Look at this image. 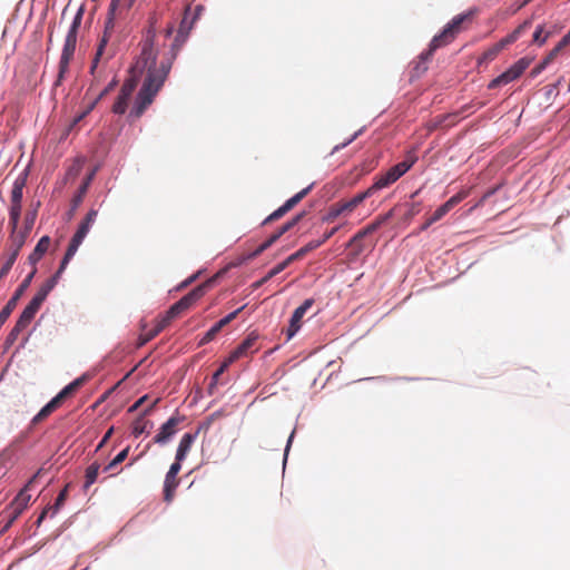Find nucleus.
<instances>
[{
  "instance_id": "13",
  "label": "nucleus",
  "mask_w": 570,
  "mask_h": 570,
  "mask_svg": "<svg viewBox=\"0 0 570 570\" xmlns=\"http://www.w3.org/2000/svg\"><path fill=\"white\" fill-rule=\"evenodd\" d=\"M530 21H524L513 32H511L505 38L501 39L498 43H495L493 47L484 51L483 58L485 60L494 59L505 46L513 43L528 28H530Z\"/></svg>"
},
{
  "instance_id": "63",
  "label": "nucleus",
  "mask_w": 570,
  "mask_h": 570,
  "mask_svg": "<svg viewBox=\"0 0 570 570\" xmlns=\"http://www.w3.org/2000/svg\"><path fill=\"white\" fill-rule=\"evenodd\" d=\"M174 31V27L173 26H169L167 29H166V37H170L171 33Z\"/></svg>"
},
{
  "instance_id": "36",
  "label": "nucleus",
  "mask_w": 570,
  "mask_h": 570,
  "mask_svg": "<svg viewBox=\"0 0 570 570\" xmlns=\"http://www.w3.org/2000/svg\"><path fill=\"white\" fill-rule=\"evenodd\" d=\"M136 80L134 78H129L122 83L119 94H121L122 97H131L132 92L136 89Z\"/></svg>"
},
{
  "instance_id": "64",
  "label": "nucleus",
  "mask_w": 570,
  "mask_h": 570,
  "mask_svg": "<svg viewBox=\"0 0 570 570\" xmlns=\"http://www.w3.org/2000/svg\"><path fill=\"white\" fill-rule=\"evenodd\" d=\"M562 39L566 40L567 45L570 42V29L569 32Z\"/></svg>"
},
{
  "instance_id": "7",
  "label": "nucleus",
  "mask_w": 570,
  "mask_h": 570,
  "mask_svg": "<svg viewBox=\"0 0 570 570\" xmlns=\"http://www.w3.org/2000/svg\"><path fill=\"white\" fill-rule=\"evenodd\" d=\"M98 216V210L90 209L86 217L82 219V222L79 224V227L72 238L70 239V243L68 245V248L66 250V254L62 258V265H68L70 259L75 256L77 253L79 246L81 245L82 240L86 238L87 234L89 233L91 226L96 222V218Z\"/></svg>"
},
{
  "instance_id": "21",
  "label": "nucleus",
  "mask_w": 570,
  "mask_h": 570,
  "mask_svg": "<svg viewBox=\"0 0 570 570\" xmlns=\"http://www.w3.org/2000/svg\"><path fill=\"white\" fill-rule=\"evenodd\" d=\"M198 431L195 433H185L178 444L176 452L177 461H184L197 438Z\"/></svg>"
},
{
  "instance_id": "25",
  "label": "nucleus",
  "mask_w": 570,
  "mask_h": 570,
  "mask_svg": "<svg viewBox=\"0 0 570 570\" xmlns=\"http://www.w3.org/2000/svg\"><path fill=\"white\" fill-rule=\"evenodd\" d=\"M179 485V480L177 476H170L169 473H166L164 481V501L170 503L174 500L175 491Z\"/></svg>"
},
{
  "instance_id": "18",
  "label": "nucleus",
  "mask_w": 570,
  "mask_h": 570,
  "mask_svg": "<svg viewBox=\"0 0 570 570\" xmlns=\"http://www.w3.org/2000/svg\"><path fill=\"white\" fill-rule=\"evenodd\" d=\"M180 419L177 416H171L167 422H165L159 432L154 438V442L158 444H165L175 433L177 425L180 423Z\"/></svg>"
},
{
  "instance_id": "17",
  "label": "nucleus",
  "mask_w": 570,
  "mask_h": 570,
  "mask_svg": "<svg viewBox=\"0 0 570 570\" xmlns=\"http://www.w3.org/2000/svg\"><path fill=\"white\" fill-rule=\"evenodd\" d=\"M392 214L393 212L390 210L385 215L379 216L374 222L368 224L366 227L358 230L350 240V245H356L361 239L376 232L382 226V224H384L387 219L392 217Z\"/></svg>"
},
{
  "instance_id": "43",
  "label": "nucleus",
  "mask_w": 570,
  "mask_h": 570,
  "mask_svg": "<svg viewBox=\"0 0 570 570\" xmlns=\"http://www.w3.org/2000/svg\"><path fill=\"white\" fill-rule=\"evenodd\" d=\"M543 27L542 26H538L534 33H533V42L538 43V45H543L548 37H549V32H546L543 35Z\"/></svg>"
},
{
  "instance_id": "53",
  "label": "nucleus",
  "mask_w": 570,
  "mask_h": 570,
  "mask_svg": "<svg viewBox=\"0 0 570 570\" xmlns=\"http://www.w3.org/2000/svg\"><path fill=\"white\" fill-rule=\"evenodd\" d=\"M338 230V227H333L331 230L324 234V236L321 239H317L318 242H322V245L330 239L336 232Z\"/></svg>"
},
{
  "instance_id": "41",
  "label": "nucleus",
  "mask_w": 570,
  "mask_h": 570,
  "mask_svg": "<svg viewBox=\"0 0 570 570\" xmlns=\"http://www.w3.org/2000/svg\"><path fill=\"white\" fill-rule=\"evenodd\" d=\"M243 308H244V306H242V307H239L238 309H236V311H234V312L229 313L228 315H226L225 317H223L220 321H218V322L215 324V326H216L219 331H222V328H223L224 326L228 325L232 321H234V320L237 317L238 313H239L240 311H243Z\"/></svg>"
},
{
  "instance_id": "8",
  "label": "nucleus",
  "mask_w": 570,
  "mask_h": 570,
  "mask_svg": "<svg viewBox=\"0 0 570 570\" xmlns=\"http://www.w3.org/2000/svg\"><path fill=\"white\" fill-rule=\"evenodd\" d=\"M210 286L209 282L203 283L183 296L178 302L170 306L165 316L169 322L178 317L181 313L189 309L197 301H199Z\"/></svg>"
},
{
  "instance_id": "11",
  "label": "nucleus",
  "mask_w": 570,
  "mask_h": 570,
  "mask_svg": "<svg viewBox=\"0 0 570 570\" xmlns=\"http://www.w3.org/2000/svg\"><path fill=\"white\" fill-rule=\"evenodd\" d=\"M36 273H37V268L31 269V272L27 275V277L21 282L19 287L16 289L12 297L8 301L6 306L1 309V312H0V328L7 322V320L9 318V316L16 308L19 299L24 294V292L28 289V287L30 286Z\"/></svg>"
},
{
  "instance_id": "9",
  "label": "nucleus",
  "mask_w": 570,
  "mask_h": 570,
  "mask_svg": "<svg viewBox=\"0 0 570 570\" xmlns=\"http://www.w3.org/2000/svg\"><path fill=\"white\" fill-rule=\"evenodd\" d=\"M115 18H116V12L108 11L107 19L105 21V31L99 41V45H98V48H97V51H96V55H95V58L92 60V65L90 68V72L92 75L95 73L98 62L100 61V59L104 58L105 53H106V60L110 59L114 56V51L111 49L106 52V47L110 39L114 27H115Z\"/></svg>"
},
{
  "instance_id": "62",
  "label": "nucleus",
  "mask_w": 570,
  "mask_h": 570,
  "mask_svg": "<svg viewBox=\"0 0 570 570\" xmlns=\"http://www.w3.org/2000/svg\"><path fill=\"white\" fill-rule=\"evenodd\" d=\"M434 222H432V218H428L426 222L421 226V230L428 229Z\"/></svg>"
},
{
  "instance_id": "50",
  "label": "nucleus",
  "mask_w": 570,
  "mask_h": 570,
  "mask_svg": "<svg viewBox=\"0 0 570 570\" xmlns=\"http://www.w3.org/2000/svg\"><path fill=\"white\" fill-rule=\"evenodd\" d=\"M303 255L299 250L293 253L292 255H289L285 261L281 262V264H284V268H286L289 264H292L293 262L302 258Z\"/></svg>"
},
{
  "instance_id": "57",
  "label": "nucleus",
  "mask_w": 570,
  "mask_h": 570,
  "mask_svg": "<svg viewBox=\"0 0 570 570\" xmlns=\"http://www.w3.org/2000/svg\"><path fill=\"white\" fill-rule=\"evenodd\" d=\"M120 4H121V0H111V2L109 4V10L108 11L117 12V10L119 9Z\"/></svg>"
},
{
  "instance_id": "30",
  "label": "nucleus",
  "mask_w": 570,
  "mask_h": 570,
  "mask_svg": "<svg viewBox=\"0 0 570 570\" xmlns=\"http://www.w3.org/2000/svg\"><path fill=\"white\" fill-rule=\"evenodd\" d=\"M413 165V161H401L393 167L389 169L391 176L394 177L395 180H397L400 177H402Z\"/></svg>"
},
{
  "instance_id": "5",
  "label": "nucleus",
  "mask_w": 570,
  "mask_h": 570,
  "mask_svg": "<svg viewBox=\"0 0 570 570\" xmlns=\"http://www.w3.org/2000/svg\"><path fill=\"white\" fill-rule=\"evenodd\" d=\"M90 374L85 373L65 386L50 402H48L39 411V413L32 419V423L38 424L47 419L62 404L66 399L73 395L81 386H83L90 380Z\"/></svg>"
},
{
  "instance_id": "19",
  "label": "nucleus",
  "mask_w": 570,
  "mask_h": 570,
  "mask_svg": "<svg viewBox=\"0 0 570 570\" xmlns=\"http://www.w3.org/2000/svg\"><path fill=\"white\" fill-rule=\"evenodd\" d=\"M50 237L42 236L37 243L35 249L28 257V262L32 265V269L36 268V264L42 258L50 246Z\"/></svg>"
},
{
  "instance_id": "46",
  "label": "nucleus",
  "mask_w": 570,
  "mask_h": 570,
  "mask_svg": "<svg viewBox=\"0 0 570 570\" xmlns=\"http://www.w3.org/2000/svg\"><path fill=\"white\" fill-rule=\"evenodd\" d=\"M322 245V242L311 240L305 246L301 247L298 250L305 256L307 253L318 248Z\"/></svg>"
},
{
  "instance_id": "61",
  "label": "nucleus",
  "mask_w": 570,
  "mask_h": 570,
  "mask_svg": "<svg viewBox=\"0 0 570 570\" xmlns=\"http://www.w3.org/2000/svg\"><path fill=\"white\" fill-rule=\"evenodd\" d=\"M118 464H114V459L104 468L105 472L114 470Z\"/></svg>"
},
{
  "instance_id": "10",
  "label": "nucleus",
  "mask_w": 570,
  "mask_h": 570,
  "mask_svg": "<svg viewBox=\"0 0 570 570\" xmlns=\"http://www.w3.org/2000/svg\"><path fill=\"white\" fill-rule=\"evenodd\" d=\"M530 66V60L527 58H521L515 61L508 70L499 75L497 78L490 81L488 88L495 89L501 86H505L515 79H518L525 69Z\"/></svg>"
},
{
  "instance_id": "2",
  "label": "nucleus",
  "mask_w": 570,
  "mask_h": 570,
  "mask_svg": "<svg viewBox=\"0 0 570 570\" xmlns=\"http://www.w3.org/2000/svg\"><path fill=\"white\" fill-rule=\"evenodd\" d=\"M39 474L40 471H38L28 481V483L23 489L19 491L11 503L0 513V533L7 532L16 522V520L22 514V512L28 508L31 500V495L28 492L32 488Z\"/></svg>"
},
{
  "instance_id": "40",
  "label": "nucleus",
  "mask_w": 570,
  "mask_h": 570,
  "mask_svg": "<svg viewBox=\"0 0 570 570\" xmlns=\"http://www.w3.org/2000/svg\"><path fill=\"white\" fill-rule=\"evenodd\" d=\"M343 214V209L337 202L330 207L327 215L324 217V220L334 222L338 216Z\"/></svg>"
},
{
  "instance_id": "27",
  "label": "nucleus",
  "mask_w": 570,
  "mask_h": 570,
  "mask_svg": "<svg viewBox=\"0 0 570 570\" xmlns=\"http://www.w3.org/2000/svg\"><path fill=\"white\" fill-rule=\"evenodd\" d=\"M27 178L26 177H18L12 186L11 196H10V203H22L23 197V188L26 186Z\"/></svg>"
},
{
  "instance_id": "39",
  "label": "nucleus",
  "mask_w": 570,
  "mask_h": 570,
  "mask_svg": "<svg viewBox=\"0 0 570 570\" xmlns=\"http://www.w3.org/2000/svg\"><path fill=\"white\" fill-rule=\"evenodd\" d=\"M305 214H306L305 212H301V213L296 214L291 220H288L287 223L283 224L279 227V229L284 234L287 233L288 230H291L294 226H296L303 219Z\"/></svg>"
},
{
  "instance_id": "15",
  "label": "nucleus",
  "mask_w": 570,
  "mask_h": 570,
  "mask_svg": "<svg viewBox=\"0 0 570 570\" xmlns=\"http://www.w3.org/2000/svg\"><path fill=\"white\" fill-rule=\"evenodd\" d=\"M258 335L255 332L248 334V336L234 350L229 353L227 360V364H233L237 360L242 357H246L249 354H253L257 351L254 348L257 342Z\"/></svg>"
},
{
  "instance_id": "44",
  "label": "nucleus",
  "mask_w": 570,
  "mask_h": 570,
  "mask_svg": "<svg viewBox=\"0 0 570 570\" xmlns=\"http://www.w3.org/2000/svg\"><path fill=\"white\" fill-rule=\"evenodd\" d=\"M220 331L214 325L212 326L206 333L205 335L202 337L199 344L200 345H205L207 343H209L210 341H213L215 338V336L219 333Z\"/></svg>"
},
{
  "instance_id": "12",
  "label": "nucleus",
  "mask_w": 570,
  "mask_h": 570,
  "mask_svg": "<svg viewBox=\"0 0 570 570\" xmlns=\"http://www.w3.org/2000/svg\"><path fill=\"white\" fill-rule=\"evenodd\" d=\"M312 187H313V185H309L308 187L302 189L301 191L295 194L293 197L287 199L279 208L274 210L271 215H268L263 220V225L271 224V223L282 218L285 214H287L289 210H292L311 191Z\"/></svg>"
},
{
  "instance_id": "22",
  "label": "nucleus",
  "mask_w": 570,
  "mask_h": 570,
  "mask_svg": "<svg viewBox=\"0 0 570 570\" xmlns=\"http://www.w3.org/2000/svg\"><path fill=\"white\" fill-rule=\"evenodd\" d=\"M393 176H391L390 171L380 175L376 177L375 181L365 190V193H370V197H372L376 191L389 187L391 184L395 183Z\"/></svg>"
},
{
  "instance_id": "38",
  "label": "nucleus",
  "mask_w": 570,
  "mask_h": 570,
  "mask_svg": "<svg viewBox=\"0 0 570 570\" xmlns=\"http://www.w3.org/2000/svg\"><path fill=\"white\" fill-rule=\"evenodd\" d=\"M24 328L26 327L23 325L16 322L13 328L10 331V333L7 336L6 344L12 345Z\"/></svg>"
},
{
  "instance_id": "34",
  "label": "nucleus",
  "mask_w": 570,
  "mask_h": 570,
  "mask_svg": "<svg viewBox=\"0 0 570 570\" xmlns=\"http://www.w3.org/2000/svg\"><path fill=\"white\" fill-rule=\"evenodd\" d=\"M67 495H68V487H65V489H62L59 492L58 497L56 498L55 504L51 507H47L51 511V515L56 514L60 510V508L65 504Z\"/></svg>"
},
{
  "instance_id": "23",
  "label": "nucleus",
  "mask_w": 570,
  "mask_h": 570,
  "mask_svg": "<svg viewBox=\"0 0 570 570\" xmlns=\"http://www.w3.org/2000/svg\"><path fill=\"white\" fill-rule=\"evenodd\" d=\"M22 203H11L9 208V226L11 228L10 237H14V235H21L22 233H17L20 215H21Z\"/></svg>"
},
{
  "instance_id": "51",
  "label": "nucleus",
  "mask_w": 570,
  "mask_h": 570,
  "mask_svg": "<svg viewBox=\"0 0 570 570\" xmlns=\"http://www.w3.org/2000/svg\"><path fill=\"white\" fill-rule=\"evenodd\" d=\"M181 462L183 461H177V458H176L175 462L170 465L167 473H169L170 476H177V474L179 473V471L181 469Z\"/></svg>"
},
{
  "instance_id": "16",
  "label": "nucleus",
  "mask_w": 570,
  "mask_h": 570,
  "mask_svg": "<svg viewBox=\"0 0 570 570\" xmlns=\"http://www.w3.org/2000/svg\"><path fill=\"white\" fill-rule=\"evenodd\" d=\"M314 299L307 298L299 305L294 312L289 320V325L286 330L287 341H289L301 328L302 318L306 312L313 306Z\"/></svg>"
},
{
  "instance_id": "32",
  "label": "nucleus",
  "mask_w": 570,
  "mask_h": 570,
  "mask_svg": "<svg viewBox=\"0 0 570 570\" xmlns=\"http://www.w3.org/2000/svg\"><path fill=\"white\" fill-rule=\"evenodd\" d=\"M229 365L230 364H227V360H225L222 363V365L218 367V370L214 373L212 381L208 385V394L209 395H213L215 393L219 376L228 368Z\"/></svg>"
},
{
  "instance_id": "31",
  "label": "nucleus",
  "mask_w": 570,
  "mask_h": 570,
  "mask_svg": "<svg viewBox=\"0 0 570 570\" xmlns=\"http://www.w3.org/2000/svg\"><path fill=\"white\" fill-rule=\"evenodd\" d=\"M284 264H281L278 263L276 266H274L263 278H261L259 281L253 283V288H258L261 287L262 285H264L265 283H267L271 278H273L274 276L278 275L279 273H282L284 271Z\"/></svg>"
},
{
  "instance_id": "42",
  "label": "nucleus",
  "mask_w": 570,
  "mask_h": 570,
  "mask_svg": "<svg viewBox=\"0 0 570 570\" xmlns=\"http://www.w3.org/2000/svg\"><path fill=\"white\" fill-rule=\"evenodd\" d=\"M567 46L566 40L561 39L558 45L549 52V55L543 59L549 65L554 60V58L559 55V52Z\"/></svg>"
},
{
  "instance_id": "60",
  "label": "nucleus",
  "mask_w": 570,
  "mask_h": 570,
  "mask_svg": "<svg viewBox=\"0 0 570 570\" xmlns=\"http://www.w3.org/2000/svg\"><path fill=\"white\" fill-rule=\"evenodd\" d=\"M278 239H279V238H278V236H277L275 233H273V234H272V235L266 239V242L272 246V245H273L274 243H276Z\"/></svg>"
},
{
  "instance_id": "26",
  "label": "nucleus",
  "mask_w": 570,
  "mask_h": 570,
  "mask_svg": "<svg viewBox=\"0 0 570 570\" xmlns=\"http://www.w3.org/2000/svg\"><path fill=\"white\" fill-rule=\"evenodd\" d=\"M40 307L38 305H33V303L29 302V304L24 307L21 315L18 318V323L28 327Z\"/></svg>"
},
{
  "instance_id": "48",
  "label": "nucleus",
  "mask_w": 570,
  "mask_h": 570,
  "mask_svg": "<svg viewBox=\"0 0 570 570\" xmlns=\"http://www.w3.org/2000/svg\"><path fill=\"white\" fill-rule=\"evenodd\" d=\"M269 247H271V245L265 240L252 254L248 255V258L253 259V258L259 256L263 252H265Z\"/></svg>"
},
{
  "instance_id": "24",
  "label": "nucleus",
  "mask_w": 570,
  "mask_h": 570,
  "mask_svg": "<svg viewBox=\"0 0 570 570\" xmlns=\"http://www.w3.org/2000/svg\"><path fill=\"white\" fill-rule=\"evenodd\" d=\"M366 198H370V193H358L354 197H352L348 200H341L338 202L341 208L343 209L344 214L352 213L360 204H362Z\"/></svg>"
},
{
  "instance_id": "37",
  "label": "nucleus",
  "mask_w": 570,
  "mask_h": 570,
  "mask_svg": "<svg viewBox=\"0 0 570 570\" xmlns=\"http://www.w3.org/2000/svg\"><path fill=\"white\" fill-rule=\"evenodd\" d=\"M469 195V190H461L454 196H452L450 199H448L444 205L448 206V208L451 210L454 206L460 204L464 198H466Z\"/></svg>"
},
{
  "instance_id": "33",
  "label": "nucleus",
  "mask_w": 570,
  "mask_h": 570,
  "mask_svg": "<svg viewBox=\"0 0 570 570\" xmlns=\"http://www.w3.org/2000/svg\"><path fill=\"white\" fill-rule=\"evenodd\" d=\"M129 99L130 97H122V95L119 94L115 104L112 105V112L118 115L125 114L128 107Z\"/></svg>"
},
{
  "instance_id": "1",
  "label": "nucleus",
  "mask_w": 570,
  "mask_h": 570,
  "mask_svg": "<svg viewBox=\"0 0 570 570\" xmlns=\"http://www.w3.org/2000/svg\"><path fill=\"white\" fill-rule=\"evenodd\" d=\"M156 32L151 27L148 29L141 46V52L138 57L135 68L142 71L147 70L146 78L138 91L129 117L140 118L146 109L153 104L155 97L164 86L178 50L186 41V36L177 32L170 49V57L164 58L157 63V50L155 48Z\"/></svg>"
},
{
  "instance_id": "6",
  "label": "nucleus",
  "mask_w": 570,
  "mask_h": 570,
  "mask_svg": "<svg viewBox=\"0 0 570 570\" xmlns=\"http://www.w3.org/2000/svg\"><path fill=\"white\" fill-rule=\"evenodd\" d=\"M39 206H40V203H37L36 208L30 209L26 213V233H23L21 235H14V237H10L11 243H12L11 244L12 250H11L7 262L3 264V266L0 269V279L6 277L8 275V273L10 272L11 267L13 266L21 247L23 246L29 233L31 232V229L35 225Z\"/></svg>"
},
{
  "instance_id": "3",
  "label": "nucleus",
  "mask_w": 570,
  "mask_h": 570,
  "mask_svg": "<svg viewBox=\"0 0 570 570\" xmlns=\"http://www.w3.org/2000/svg\"><path fill=\"white\" fill-rule=\"evenodd\" d=\"M470 19V12L455 16L439 35L433 37L429 45V49L420 55V59L423 62L429 61L435 50L448 46L456 38V36L464 29L463 23Z\"/></svg>"
},
{
  "instance_id": "29",
  "label": "nucleus",
  "mask_w": 570,
  "mask_h": 570,
  "mask_svg": "<svg viewBox=\"0 0 570 570\" xmlns=\"http://www.w3.org/2000/svg\"><path fill=\"white\" fill-rule=\"evenodd\" d=\"M100 465L97 462H94L86 469V475H85V484L83 489L88 490L89 487H91L98 478Z\"/></svg>"
},
{
  "instance_id": "59",
  "label": "nucleus",
  "mask_w": 570,
  "mask_h": 570,
  "mask_svg": "<svg viewBox=\"0 0 570 570\" xmlns=\"http://www.w3.org/2000/svg\"><path fill=\"white\" fill-rule=\"evenodd\" d=\"M50 510L48 508L43 509V511L40 513L39 518L37 519L36 521V525L37 527H40V524L42 523V521L45 520L46 515L48 514Z\"/></svg>"
},
{
  "instance_id": "28",
  "label": "nucleus",
  "mask_w": 570,
  "mask_h": 570,
  "mask_svg": "<svg viewBox=\"0 0 570 570\" xmlns=\"http://www.w3.org/2000/svg\"><path fill=\"white\" fill-rule=\"evenodd\" d=\"M200 10H202V7H197L196 11L199 12ZM197 16H198V13H195L193 16V18L189 20V18H188L189 17V7H188L184 13V18L180 22V26H179V29L177 32L185 35L187 37L190 29L193 28V23L196 20Z\"/></svg>"
},
{
  "instance_id": "45",
  "label": "nucleus",
  "mask_w": 570,
  "mask_h": 570,
  "mask_svg": "<svg viewBox=\"0 0 570 570\" xmlns=\"http://www.w3.org/2000/svg\"><path fill=\"white\" fill-rule=\"evenodd\" d=\"M92 175H89L86 179V181L81 185V187L79 188V194L73 198V203H75V206H77L81 200H82V196L83 194L87 191V188L90 184V180L92 178Z\"/></svg>"
},
{
  "instance_id": "54",
  "label": "nucleus",
  "mask_w": 570,
  "mask_h": 570,
  "mask_svg": "<svg viewBox=\"0 0 570 570\" xmlns=\"http://www.w3.org/2000/svg\"><path fill=\"white\" fill-rule=\"evenodd\" d=\"M146 400H147V396H146V395H145V396H142V397H140L139 400H137V401H136V402H135V403L129 407V410H128V411H129V412H134V411L138 410V409L142 405V403H144Z\"/></svg>"
},
{
  "instance_id": "58",
  "label": "nucleus",
  "mask_w": 570,
  "mask_h": 570,
  "mask_svg": "<svg viewBox=\"0 0 570 570\" xmlns=\"http://www.w3.org/2000/svg\"><path fill=\"white\" fill-rule=\"evenodd\" d=\"M112 431H114V429H112V428H110V429L106 432V434L104 435L102 440L100 441V443H99V445H98V448H97L98 450H99L100 448H102V446H104V444L108 441V439H109V438L111 436V434H112Z\"/></svg>"
},
{
  "instance_id": "4",
  "label": "nucleus",
  "mask_w": 570,
  "mask_h": 570,
  "mask_svg": "<svg viewBox=\"0 0 570 570\" xmlns=\"http://www.w3.org/2000/svg\"><path fill=\"white\" fill-rule=\"evenodd\" d=\"M82 20V10H79L68 30L59 60V71L56 85H59L69 70V63L73 58L77 45V35Z\"/></svg>"
},
{
  "instance_id": "49",
  "label": "nucleus",
  "mask_w": 570,
  "mask_h": 570,
  "mask_svg": "<svg viewBox=\"0 0 570 570\" xmlns=\"http://www.w3.org/2000/svg\"><path fill=\"white\" fill-rule=\"evenodd\" d=\"M129 450L130 448L127 446L121 452H119L115 458H114V464H120L122 463L127 456H128V453H129Z\"/></svg>"
},
{
  "instance_id": "20",
  "label": "nucleus",
  "mask_w": 570,
  "mask_h": 570,
  "mask_svg": "<svg viewBox=\"0 0 570 570\" xmlns=\"http://www.w3.org/2000/svg\"><path fill=\"white\" fill-rule=\"evenodd\" d=\"M170 324V322L167 320V317L164 315L158 322L157 324L155 325L154 328L142 333L140 336H139V340H138V346H142L145 345L146 343H148L149 341H151L154 337H156L164 328H166L168 325Z\"/></svg>"
},
{
  "instance_id": "56",
  "label": "nucleus",
  "mask_w": 570,
  "mask_h": 570,
  "mask_svg": "<svg viewBox=\"0 0 570 570\" xmlns=\"http://www.w3.org/2000/svg\"><path fill=\"white\" fill-rule=\"evenodd\" d=\"M358 136V132H355L348 140H346L345 142L341 144V145H337L335 146L334 150L333 151H337L344 147H346L347 145H350L354 139H356V137Z\"/></svg>"
},
{
  "instance_id": "35",
  "label": "nucleus",
  "mask_w": 570,
  "mask_h": 570,
  "mask_svg": "<svg viewBox=\"0 0 570 570\" xmlns=\"http://www.w3.org/2000/svg\"><path fill=\"white\" fill-rule=\"evenodd\" d=\"M149 424L148 421H146L144 417H138L137 420H135V422L132 423V426H131V433L138 438L139 435H141L142 433L146 432V429H147V425Z\"/></svg>"
},
{
  "instance_id": "47",
  "label": "nucleus",
  "mask_w": 570,
  "mask_h": 570,
  "mask_svg": "<svg viewBox=\"0 0 570 570\" xmlns=\"http://www.w3.org/2000/svg\"><path fill=\"white\" fill-rule=\"evenodd\" d=\"M450 212V209L448 208V206H445L444 204L441 205L432 215H431V218H432V222H438L440 220L443 216H445L448 213Z\"/></svg>"
},
{
  "instance_id": "55",
  "label": "nucleus",
  "mask_w": 570,
  "mask_h": 570,
  "mask_svg": "<svg viewBox=\"0 0 570 570\" xmlns=\"http://www.w3.org/2000/svg\"><path fill=\"white\" fill-rule=\"evenodd\" d=\"M548 66L547 61L542 60L541 63H539L532 71H531V75L534 77L537 75H539L542 70L546 69V67Z\"/></svg>"
},
{
  "instance_id": "14",
  "label": "nucleus",
  "mask_w": 570,
  "mask_h": 570,
  "mask_svg": "<svg viewBox=\"0 0 570 570\" xmlns=\"http://www.w3.org/2000/svg\"><path fill=\"white\" fill-rule=\"evenodd\" d=\"M67 265H62V262L60 263V266L58 268V271L51 276L49 277L41 286L40 288L38 289V292L36 293V295L32 297V299L30 301L31 303H33V305H38L39 307H41L42 303L47 299L49 293L55 288V286L57 285L61 274L63 273V271L66 269Z\"/></svg>"
},
{
  "instance_id": "52",
  "label": "nucleus",
  "mask_w": 570,
  "mask_h": 570,
  "mask_svg": "<svg viewBox=\"0 0 570 570\" xmlns=\"http://www.w3.org/2000/svg\"><path fill=\"white\" fill-rule=\"evenodd\" d=\"M117 86V80L112 79L108 86L99 94L98 99H101L106 95H108L114 88Z\"/></svg>"
}]
</instances>
